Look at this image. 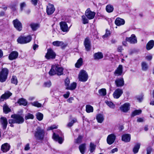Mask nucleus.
I'll list each match as a JSON object with an SVG mask.
<instances>
[{"mask_svg":"<svg viewBox=\"0 0 154 154\" xmlns=\"http://www.w3.org/2000/svg\"><path fill=\"white\" fill-rule=\"evenodd\" d=\"M125 40L132 44H135L137 42V38L134 34H132L130 37H126Z\"/></svg>","mask_w":154,"mask_h":154,"instance_id":"13","label":"nucleus"},{"mask_svg":"<svg viewBox=\"0 0 154 154\" xmlns=\"http://www.w3.org/2000/svg\"><path fill=\"white\" fill-rule=\"evenodd\" d=\"M154 46V41L153 40H151L147 44L146 48L147 50H149L152 49Z\"/></svg>","mask_w":154,"mask_h":154,"instance_id":"26","label":"nucleus"},{"mask_svg":"<svg viewBox=\"0 0 154 154\" xmlns=\"http://www.w3.org/2000/svg\"><path fill=\"white\" fill-rule=\"evenodd\" d=\"M51 85V83L50 81L45 82L44 83L43 86L45 87L49 88Z\"/></svg>","mask_w":154,"mask_h":154,"instance_id":"47","label":"nucleus"},{"mask_svg":"<svg viewBox=\"0 0 154 154\" xmlns=\"http://www.w3.org/2000/svg\"><path fill=\"white\" fill-rule=\"evenodd\" d=\"M152 58V56L151 54H149L146 56L145 57V59L149 61L151 60Z\"/></svg>","mask_w":154,"mask_h":154,"instance_id":"57","label":"nucleus"},{"mask_svg":"<svg viewBox=\"0 0 154 154\" xmlns=\"http://www.w3.org/2000/svg\"><path fill=\"white\" fill-rule=\"evenodd\" d=\"M70 83L69 79L68 78H66L65 81V86L66 87V88H68L69 85Z\"/></svg>","mask_w":154,"mask_h":154,"instance_id":"54","label":"nucleus"},{"mask_svg":"<svg viewBox=\"0 0 154 154\" xmlns=\"http://www.w3.org/2000/svg\"><path fill=\"white\" fill-rule=\"evenodd\" d=\"M31 2L32 4L35 5L37 4V0H31Z\"/></svg>","mask_w":154,"mask_h":154,"instance_id":"64","label":"nucleus"},{"mask_svg":"<svg viewBox=\"0 0 154 154\" xmlns=\"http://www.w3.org/2000/svg\"><path fill=\"white\" fill-rule=\"evenodd\" d=\"M98 93L101 96H105L106 94V90L105 88H102L99 90Z\"/></svg>","mask_w":154,"mask_h":154,"instance_id":"37","label":"nucleus"},{"mask_svg":"<svg viewBox=\"0 0 154 154\" xmlns=\"http://www.w3.org/2000/svg\"><path fill=\"white\" fill-rule=\"evenodd\" d=\"M95 14V12L91 11L89 9H88L86 10L85 14L86 16L89 20L93 19Z\"/></svg>","mask_w":154,"mask_h":154,"instance_id":"10","label":"nucleus"},{"mask_svg":"<svg viewBox=\"0 0 154 154\" xmlns=\"http://www.w3.org/2000/svg\"><path fill=\"white\" fill-rule=\"evenodd\" d=\"M14 27L18 31H21L22 29L21 23L17 19H16L13 21Z\"/></svg>","mask_w":154,"mask_h":154,"instance_id":"7","label":"nucleus"},{"mask_svg":"<svg viewBox=\"0 0 154 154\" xmlns=\"http://www.w3.org/2000/svg\"><path fill=\"white\" fill-rule=\"evenodd\" d=\"M31 28L33 30H36L39 27V25L36 23H31L30 25Z\"/></svg>","mask_w":154,"mask_h":154,"instance_id":"39","label":"nucleus"},{"mask_svg":"<svg viewBox=\"0 0 154 154\" xmlns=\"http://www.w3.org/2000/svg\"><path fill=\"white\" fill-rule=\"evenodd\" d=\"M82 20L84 24H85L88 23V20L84 15L82 16Z\"/></svg>","mask_w":154,"mask_h":154,"instance_id":"50","label":"nucleus"},{"mask_svg":"<svg viewBox=\"0 0 154 154\" xmlns=\"http://www.w3.org/2000/svg\"><path fill=\"white\" fill-rule=\"evenodd\" d=\"M61 135L62 134L60 133L56 134L54 133L52 137L54 140L58 141L59 143L61 144L63 141V137H60Z\"/></svg>","mask_w":154,"mask_h":154,"instance_id":"9","label":"nucleus"},{"mask_svg":"<svg viewBox=\"0 0 154 154\" xmlns=\"http://www.w3.org/2000/svg\"><path fill=\"white\" fill-rule=\"evenodd\" d=\"M45 131L44 130L39 127L36 129L34 133V136L37 140H42L44 137Z\"/></svg>","mask_w":154,"mask_h":154,"instance_id":"3","label":"nucleus"},{"mask_svg":"<svg viewBox=\"0 0 154 154\" xmlns=\"http://www.w3.org/2000/svg\"><path fill=\"white\" fill-rule=\"evenodd\" d=\"M88 78V75L86 71L84 70H81L79 74V80L81 82H86Z\"/></svg>","mask_w":154,"mask_h":154,"instance_id":"6","label":"nucleus"},{"mask_svg":"<svg viewBox=\"0 0 154 154\" xmlns=\"http://www.w3.org/2000/svg\"><path fill=\"white\" fill-rule=\"evenodd\" d=\"M63 69L56 65H53L49 72L50 75L52 76L57 74L58 75H61L63 74Z\"/></svg>","mask_w":154,"mask_h":154,"instance_id":"2","label":"nucleus"},{"mask_svg":"<svg viewBox=\"0 0 154 154\" xmlns=\"http://www.w3.org/2000/svg\"><path fill=\"white\" fill-rule=\"evenodd\" d=\"M106 10L108 13H111L113 11L114 8L112 5H108L106 7Z\"/></svg>","mask_w":154,"mask_h":154,"instance_id":"33","label":"nucleus"},{"mask_svg":"<svg viewBox=\"0 0 154 154\" xmlns=\"http://www.w3.org/2000/svg\"><path fill=\"white\" fill-rule=\"evenodd\" d=\"M122 140L125 142H129L131 140V135L129 134H123L122 136Z\"/></svg>","mask_w":154,"mask_h":154,"instance_id":"24","label":"nucleus"},{"mask_svg":"<svg viewBox=\"0 0 154 154\" xmlns=\"http://www.w3.org/2000/svg\"><path fill=\"white\" fill-rule=\"evenodd\" d=\"M76 86V83L75 82H73L71 84L68 88H66L68 90H73L75 89Z\"/></svg>","mask_w":154,"mask_h":154,"instance_id":"36","label":"nucleus"},{"mask_svg":"<svg viewBox=\"0 0 154 154\" xmlns=\"http://www.w3.org/2000/svg\"><path fill=\"white\" fill-rule=\"evenodd\" d=\"M36 118L39 121L42 120L43 119V115L42 113L38 112L36 114Z\"/></svg>","mask_w":154,"mask_h":154,"instance_id":"42","label":"nucleus"},{"mask_svg":"<svg viewBox=\"0 0 154 154\" xmlns=\"http://www.w3.org/2000/svg\"><path fill=\"white\" fill-rule=\"evenodd\" d=\"M12 94V93L10 91H7L1 96V98L5 99H7L11 96Z\"/></svg>","mask_w":154,"mask_h":154,"instance_id":"27","label":"nucleus"},{"mask_svg":"<svg viewBox=\"0 0 154 154\" xmlns=\"http://www.w3.org/2000/svg\"><path fill=\"white\" fill-rule=\"evenodd\" d=\"M125 23V21L123 19L119 17L117 18L115 21L116 25L119 26L124 25Z\"/></svg>","mask_w":154,"mask_h":154,"instance_id":"23","label":"nucleus"},{"mask_svg":"<svg viewBox=\"0 0 154 154\" xmlns=\"http://www.w3.org/2000/svg\"><path fill=\"white\" fill-rule=\"evenodd\" d=\"M123 93L122 89L117 88L114 92L113 94V97L115 98L118 99L121 96Z\"/></svg>","mask_w":154,"mask_h":154,"instance_id":"17","label":"nucleus"},{"mask_svg":"<svg viewBox=\"0 0 154 154\" xmlns=\"http://www.w3.org/2000/svg\"><path fill=\"white\" fill-rule=\"evenodd\" d=\"M57 128V126L55 125H53L48 128V130H52L53 129H56Z\"/></svg>","mask_w":154,"mask_h":154,"instance_id":"55","label":"nucleus"},{"mask_svg":"<svg viewBox=\"0 0 154 154\" xmlns=\"http://www.w3.org/2000/svg\"><path fill=\"white\" fill-rule=\"evenodd\" d=\"M32 39V37L30 35L26 36H20L17 40V42L20 44H25L29 42Z\"/></svg>","mask_w":154,"mask_h":154,"instance_id":"4","label":"nucleus"},{"mask_svg":"<svg viewBox=\"0 0 154 154\" xmlns=\"http://www.w3.org/2000/svg\"><path fill=\"white\" fill-rule=\"evenodd\" d=\"M10 148V146L7 143H5L2 144L1 147V149L3 152H5L9 150Z\"/></svg>","mask_w":154,"mask_h":154,"instance_id":"22","label":"nucleus"},{"mask_svg":"<svg viewBox=\"0 0 154 154\" xmlns=\"http://www.w3.org/2000/svg\"><path fill=\"white\" fill-rule=\"evenodd\" d=\"M96 119L97 122L99 123H102L104 120L103 115L100 114H98L96 116Z\"/></svg>","mask_w":154,"mask_h":154,"instance_id":"30","label":"nucleus"},{"mask_svg":"<svg viewBox=\"0 0 154 154\" xmlns=\"http://www.w3.org/2000/svg\"><path fill=\"white\" fill-rule=\"evenodd\" d=\"M31 104L32 106H36L37 107H41L42 106V104L37 101H35L31 103Z\"/></svg>","mask_w":154,"mask_h":154,"instance_id":"44","label":"nucleus"},{"mask_svg":"<svg viewBox=\"0 0 154 154\" xmlns=\"http://www.w3.org/2000/svg\"><path fill=\"white\" fill-rule=\"evenodd\" d=\"M85 148V144H82L79 146V149L82 154H84Z\"/></svg>","mask_w":154,"mask_h":154,"instance_id":"32","label":"nucleus"},{"mask_svg":"<svg viewBox=\"0 0 154 154\" xmlns=\"http://www.w3.org/2000/svg\"><path fill=\"white\" fill-rule=\"evenodd\" d=\"M115 84L117 87H122L124 85V81L123 77L118 78L115 80Z\"/></svg>","mask_w":154,"mask_h":154,"instance_id":"11","label":"nucleus"},{"mask_svg":"<svg viewBox=\"0 0 154 154\" xmlns=\"http://www.w3.org/2000/svg\"><path fill=\"white\" fill-rule=\"evenodd\" d=\"M103 55L101 52H98L95 53L94 54V58L95 60H99L102 58Z\"/></svg>","mask_w":154,"mask_h":154,"instance_id":"28","label":"nucleus"},{"mask_svg":"<svg viewBox=\"0 0 154 154\" xmlns=\"http://www.w3.org/2000/svg\"><path fill=\"white\" fill-rule=\"evenodd\" d=\"M56 54L51 49H49L48 50V51L46 54L45 57L47 59H54L55 58Z\"/></svg>","mask_w":154,"mask_h":154,"instance_id":"8","label":"nucleus"},{"mask_svg":"<svg viewBox=\"0 0 154 154\" xmlns=\"http://www.w3.org/2000/svg\"><path fill=\"white\" fill-rule=\"evenodd\" d=\"M141 66L142 69L143 71L146 70L148 67L146 63L145 62H143L141 63Z\"/></svg>","mask_w":154,"mask_h":154,"instance_id":"38","label":"nucleus"},{"mask_svg":"<svg viewBox=\"0 0 154 154\" xmlns=\"http://www.w3.org/2000/svg\"><path fill=\"white\" fill-rule=\"evenodd\" d=\"M116 136L114 134H111L108 135L107 138V143L109 145L112 144L115 141Z\"/></svg>","mask_w":154,"mask_h":154,"instance_id":"15","label":"nucleus"},{"mask_svg":"<svg viewBox=\"0 0 154 154\" xmlns=\"http://www.w3.org/2000/svg\"><path fill=\"white\" fill-rule=\"evenodd\" d=\"M152 151V149L150 147L148 148L147 149V154H150Z\"/></svg>","mask_w":154,"mask_h":154,"instance_id":"63","label":"nucleus"},{"mask_svg":"<svg viewBox=\"0 0 154 154\" xmlns=\"http://www.w3.org/2000/svg\"><path fill=\"white\" fill-rule=\"evenodd\" d=\"M18 56V52L15 51H12L9 54L8 58L10 60H13L17 59Z\"/></svg>","mask_w":154,"mask_h":154,"instance_id":"21","label":"nucleus"},{"mask_svg":"<svg viewBox=\"0 0 154 154\" xmlns=\"http://www.w3.org/2000/svg\"><path fill=\"white\" fill-rule=\"evenodd\" d=\"M26 5L25 2H23L20 4V8L21 11L23 10V8L26 6Z\"/></svg>","mask_w":154,"mask_h":154,"instance_id":"56","label":"nucleus"},{"mask_svg":"<svg viewBox=\"0 0 154 154\" xmlns=\"http://www.w3.org/2000/svg\"><path fill=\"white\" fill-rule=\"evenodd\" d=\"M55 8L54 5L49 3L47 7L46 12L48 15L52 14L54 11Z\"/></svg>","mask_w":154,"mask_h":154,"instance_id":"12","label":"nucleus"},{"mask_svg":"<svg viewBox=\"0 0 154 154\" xmlns=\"http://www.w3.org/2000/svg\"><path fill=\"white\" fill-rule=\"evenodd\" d=\"M118 151V149L117 148H115L114 149H112L110 153H114L116 152H117Z\"/></svg>","mask_w":154,"mask_h":154,"instance_id":"62","label":"nucleus"},{"mask_svg":"<svg viewBox=\"0 0 154 154\" xmlns=\"http://www.w3.org/2000/svg\"><path fill=\"white\" fill-rule=\"evenodd\" d=\"M70 93L69 91L66 92V93L63 94V96L65 98H68L69 96Z\"/></svg>","mask_w":154,"mask_h":154,"instance_id":"59","label":"nucleus"},{"mask_svg":"<svg viewBox=\"0 0 154 154\" xmlns=\"http://www.w3.org/2000/svg\"><path fill=\"white\" fill-rule=\"evenodd\" d=\"M123 50V48L121 46H119L117 48V51L119 52H121Z\"/></svg>","mask_w":154,"mask_h":154,"instance_id":"60","label":"nucleus"},{"mask_svg":"<svg viewBox=\"0 0 154 154\" xmlns=\"http://www.w3.org/2000/svg\"><path fill=\"white\" fill-rule=\"evenodd\" d=\"M143 95H140L137 96L136 98L137 100L139 102H141L143 99Z\"/></svg>","mask_w":154,"mask_h":154,"instance_id":"51","label":"nucleus"},{"mask_svg":"<svg viewBox=\"0 0 154 154\" xmlns=\"http://www.w3.org/2000/svg\"><path fill=\"white\" fill-rule=\"evenodd\" d=\"M123 73V66L122 65H119L114 73L115 76H119L122 75Z\"/></svg>","mask_w":154,"mask_h":154,"instance_id":"14","label":"nucleus"},{"mask_svg":"<svg viewBox=\"0 0 154 154\" xmlns=\"http://www.w3.org/2000/svg\"><path fill=\"white\" fill-rule=\"evenodd\" d=\"M3 110L5 114L8 113L11 111L10 109L7 105H4L3 107Z\"/></svg>","mask_w":154,"mask_h":154,"instance_id":"40","label":"nucleus"},{"mask_svg":"<svg viewBox=\"0 0 154 154\" xmlns=\"http://www.w3.org/2000/svg\"><path fill=\"white\" fill-rule=\"evenodd\" d=\"M33 118H34L33 115L32 114H31L30 113H28L25 116V119L26 120H27V119H32Z\"/></svg>","mask_w":154,"mask_h":154,"instance_id":"46","label":"nucleus"},{"mask_svg":"<svg viewBox=\"0 0 154 154\" xmlns=\"http://www.w3.org/2000/svg\"><path fill=\"white\" fill-rule=\"evenodd\" d=\"M141 112V110H136L132 112L131 113V116L134 117L137 115H138Z\"/></svg>","mask_w":154,"mask_h":154,"instance_id":"41","label":"nucleus"},{"mask_svg":"<svg viewBox=\"0 0 154 154\" xmlns=\"http://www.w3.org/2000/svg\"><path fill=\"white\" fill-rule=\"evenodd\" d=\"M83 63L82 59L80 58L77 61V62L75 64V66L77 68H79L82 65Z\"/></svg>","mask_w":154,"mask_h":154,"instance_id":"34","label":"nucleus"},{"mask_svg":"<svg viewBox=\"0 0 154 154\" xmlns=\"http://www.w3.org/2000/svg\"><path fill=\"white\" fill-rule=\"evenodd\" d=\"M30 149V147H29V143H28L26 144V146H25L24 149L26 151L29 150Z\"/></svg>","mask_w":154,"mask_h":154,"instance_id":"58","label":"nucleus"},{"mask_svg":"<svg viewBox=\"0 0 154 154\" xmlns=\"http://www.w3.org/2000/svg\"><path fill=\"white\" fill-rule=\"evenodd\" d=\"M110 33L109 31L106 30V32L105 34L103 36V38H107L108 36L110 35Z\"/></svg>","mask_w":154,"mask_h":154,"instance_id":"52","label":"nucleus"},{"mask_svg":"<svg viewBox=\"0 0 154 154\" xmlns=\"http://www.w3.org/2000/svg\"><path fill=\"white\" fill-rule=\"evenodd\" d=\"M8 73V70L6 68H4L2 69L0 72V82H5L7 79Z\"/></svg>","mask_w":154,"mask_h":154,"instance_id":"5","label":"nucleus"},{"mask_svg":"<svg viewBox=\"0 0 154 154\" xmlns=\"http://www.w3.org/2000/svg\"><path fill=\"white\" fill-rule=\"evenodd\" d=\"M84 45L87 51H89L91 49V41L88 38H86L84 41Z\"/></svg>","mask_w":154,"mask_h":154,"instance_id":"18","label":"nucleus"},{"mask_svg":"<svg viewBox=\"0 0 154 154\" xmlns=\"http://www.w3.org/2000/svg\"><path fill=\"white\" fill-rule=\"evenodd\" d=\"M11 82L12 83L17 85V77L14 76H13L11 79Z\"/></svg>","mask_w":154,"mask_h":154,"instance_id":"49","label":"nucleus"},{"mask_svg":"<svg viewBox=\"0 0 154 154\" xmlns=\"http://www.w3.org/2000/svg\"><path fill=\"white\" fill-rule=\"evenodd\" d=\"M11 117L13 119L9 120L8 122L9 124H20L23 123L24 121L23 116L19 114L12 115Z\"/></svg>","mask_w":154,"mask_h":154,"instance_id":"1","label":"nucleus"},{"mask_svg":"<svg viewBox=\"0 0 154 154\" xmlns=\"http://www.w3.org/2000/svg\"><path fill=\"white\" fill-rule=\"evenodd\" d=\"M140 143H137L134 146L133 149V152L134 154L137 153L140 148Z\"/></svg>","mask_w":154,"mask_h":154,"instance_id":"29","label":"nucleus"},{"mask_svg":"<svg viewBox=\"0 0 154 154\" xmlns=\"http://www.w3.org/2000/svg\"><path fill=\"white\" fill-rule=\"evenodd\" d=\"M77 122V120L74 119L72 120V121L69 122L67 125V126L69 127H71L72 126L73 124Z\"/></svg>","mask_w":154,"mask_h":154,"instance_id":"45","label":"nucleus"},{"mask_svg":"<svg viewBox=\"0 0 154 154\" xmlns=\"http://www.w3.org/2000/svg\"><path fill=\"white\" fill-rule=\"evenodd\" d=\"M86 111L88 113L92 112L93 111V108L90 105H87L86 106Z\"/></svg>","mask_w":154,"mask_h":154,"instance_id":"35","label":"nucleus"},{"mask_svg":"<svg viewBox=\"0 0 154 154\" xmlns=\"http://www.w3.org/2000/svg\"><path fill=\"white\" fill-rule=\"evenodd\" d=\"M60 29L63 32H68L69 29V28L66 22H61L60 23Z\"/></svg>","mask_w":154,"mask_h":154,"instance_id":"16","label":"nucleus"},{"mask_svg":"<svg viewBox=\"0 0 154 154\" xmlns=\"http://www.w3.org/2000/svg\"><path fill=\"white\" fill-rule=\"evenodd\" d=\"M96 146L94 143H92L90 144V150L91 152H93L95 149Z\"/></svg>","mask_w":154,"mask_h":154,"instance_id":"48","label":"nucleus"},{"mask_svg":"<svg viewBox=\"0 0 154 154\" xmlns=\"http://www.w3.org/2000/svg\"><path fill=\"white\" fill-rule=\"evenodd\" d=\"M82 137H83L82 136H79L78 138L75 140V142L76 143H81Z\"/></svg>","mask_w":154,"mask_h":154,"instance_id":"53","label":"nucleus"},{"mask_svg":"<svg viewBox=\"0 0 154 154\" xmlns=\"http://www.w3.org/2000/svg\"><path fill=\"white\" fill-rule=\"evenodd\" d=\"M1 122L4 129H5L8 124L7 120L6 118L2 117L1 118Z\"/></svg>","mask_w":154,"mask_h":154,"instance_id":"25","label":"nucleus"},{"mask_svg":"<svg viewBox=\"0 0 154 154\" xmlns=\"http://www.w3.org/2000/svg\"><path fill=\"white\" fill-rule=\"evenodd\" d=\"M52 44L54 46L57 47L60 46L62 48L66 47L67 45V44L65 43L62 41H58L53 42Z\"/></svg>","mask_w":154,"mask_h":154,"instance_id":"19","label":"nucleus"},{"mask_svg":"<svg viewBox=\"0 0 154 154\" xmlns=\"http://www.w3.org/2000/svg\"><path fill=\"white\" fill-rule=\"evenodd\" d=\"M74 100V98L73 97H70L67 100V101L68 103H72V101Z\"/></svg>","mask_w":154,"mask_h":154,"instance_id":"61","label":"nucleus"},{"mask_svg":"<svg viewBox=\"0 0 154 154\" xmlns=\"http://www.w3.org/2000/svg\"><path fill=\"white\" fill-rule=\"evenodd\" d=\"M17 103L20 105H23L24 106H26L27 104V102L25 99L23 98L19 99L17 101Z\"/></svg>","mask_w":154,"mask_h":154,"instance_id":"31","label":"nucleus"},{"mask_svg":"<svg viewBox=\"0 0 154 154\" xmlns=\"http://www.w3.org/2000/svg\"><path fill=\"white\" fill-rule=\"evenodd\" d=\"M106 104L110 108L114 109L115 108V105L111 101H106Z\"/></svg>","mask_w":154,"mask_h":154,"instance_id":"43","label":"nucleus"},{"mask_svg":"<svg viewBox=\"0 0 154 154\" xmlns=\"http://www.w3.org/2000/svg\"><path fill=\"white\" fill-rule=\"evenodd\" d=\"M130 106L129 103H125L120 107V109L122 111L126 112L129 110Z\"/></svg>","mask_w":154,"mask_h":154,"instance_id":"20","label":"nucleus"}]
</instances>
